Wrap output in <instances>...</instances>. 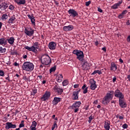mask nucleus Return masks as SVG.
Instances as JSON below:
<instances>
[{
	"mask_svg": "<svg viewBox=\"0 0 130 130\" xmlns=\"http://www.w3.org/2000/svg\"><path fill=\"white\" fill-rule=\"evenodd\" d=\"M113 94L115 97L119 98V99H122L124 98V94H123L119 89L117 88L115 91L113 90H110L108 93H107L106 95L103 98L102 103L104 105H108V104L113 99Z\"/></svg>",
	"mask_w": 130,
	"mask_h": 130,
	"instance_id": "nucleus-1",
	"label": "nucleus"
},
{
	"mask_svg": "<svg viewBox=\"0 0 130 130\" xmlns=\"http://www.w3.org/2000/svg\"><path fill=\"white\" fill-rule=\"evenodd\" d=\"M22 68L25 72H32L34 70V64L31 62L26 61L23 63Z\"/></svg>",
	"mask_w": 130,
	"mask_h": 130,
	"instance_id": "nucleus-2",
	"label": "nucleus"
},
{
	"mask_svg": "<svg viewBox=\"0 0 130 130\" xmlns=\"http://www.w3.org/2000/svg\"><path fill=\"white\" fill-rule=\"evenodd\" d=\"M41 62L43 64L48 66V64H49L51 62V58H50V57L48 55L44 54L42 56Z\"/></svg>",
	"mask_w": 130,
	"mask_h": 130,
	"instance_id": "nucleus-3",
	"label": "nucleus"
},
{
	"mask_svg": "<svg viewBox=\"0 0 130 130\" xmlns=\"http://www.w3.org/2000/svg\"><path fill=\"white\" fill-rule=\"evenodd\" d=\"M24 33L27 36L31 37V36H33L34 35V29L32 28L30 26L26 27L24 29Z\"/></svg>",
	"mask_w": 130,
	"mask_h": 130,
	"instance_id": "nucleus-4",
	"label": "nucleus"
},
{
	"mask_svg": "<svg viewBox=\"0 0 130 130\" xmlns=\"http://www.w3.org/2000/svg\"><path fill=\"white\" fill-rule=\"evenodd\" d=\"M68 13L70 15V17H72V18H78L79 17V13L74 9H70L68 11Z\"/></svg>",
	"mask_w": 130,
	"mask_h": 130,
	"instance_id": "nucleus-5",
	"label": "nucleus"
},
{
	"mask_svg": "<svg viewBox=\"0 0 130 130\" xmlns=\"http://www.w3.org/2000/svg\"><path fill=\"white\" fill-rule=\"evenodd\" d=\"M24 48L25 49L28 50V51H31V52H33L36 54H37L38 53V50H37V49H38V48L36 47H34L33 46H31L30 47L29 46H25Z\"/></svg>",
	"mask_w": 130,
	"mask_h": 130,
	"instance_id": "nucleus-6",
	"label": "nucleus"
},
{
	"mask_svg": "<svg viewBox=\"0 0 130 130\" xmlns=\"http://www.w3.org/2000/svg\"><path fill=\"white\" fill-rule=\"evenodd\" d=\"M119 105L121 108H126L127 104H126V102L125 101L124 98L119 99Z\"/></svg>",
	"mask_w": 130,
	"mask_h": 130,
	"instance_id": "nucleus-7",
	"label": "nucleus"
},
{
	"mask_svg": "<svg viewBox=\"0 0 130 130\" xmlns=\"http://www.w3.org/2000/svg\"><path fill=\"white\" fill-rule=\"evenodd\" d=\"M89 84L90 85V89H91V90L94 91V90H95V89L97 88V85H96V81H95V80H94V79H91L89 80Z\"/></svg>",
	"mask_w": 130,
	"mask_h": 130,
	"instance_id": "nucleus-8",
	"label": "nucleus"
},
{
	"mask_svg": "<svg viewBox=\"0 0 130 130\" xmlns=\"http://www.w3.org/2000/svg\"><path fill=\"white\" fill-rule=\"evenodd\" d=\"M54 90L58 94V95H61L62 92H63V89L60 87V86L55 85L54 87Z\"/></svg>",
	"mask_w": 130,
	"mask_h": 130,
	"instance_id": "nucleus-9",
	"label": "nucleus"
},
{
	"mask_svg": "<svg viewBox=\"0 0 130 130\" xmlns=\"http://www.w3.org/2000/svg\"><path fill=\"white\" fill-rule=\"evenodd\" d=\"M17 125L13 124L12 122H8L6 123V129H10V128H16Z\"/></svg>",
	"mask_w": 130,
	"mask_h": 130,
	"instance_id": "nucleus-10",
	"label": "nucleus"
},
{
	"mask_svg": "<svg viewBox=\"0 0 130 130\" xmlns=\"http://www.w3.org/2000/svg\"><path fill=\"white\" fill-rule=\"evenodd\" d=\"M82 68L83 71H87V70H89L90 69V66H89V63H88L87 61L82 60Z\"/></svg>",
	"mask_w": 130,
	"mask_h": 130,
	"instance_id": "nucleus-11",
	"label": "nucleus"
},
{
	"mask_svg": "<svg viewBox=\"0 0 130 130\" xmlns=\"http://www.w3.org/2000/svg\"><path fill=\"white\" fill-rule=\"evenodd\" d=\"M50 92L46 91L45 94L43 95V96L41 98V100L42 101H46L49 97H50Z\"/></svg>",
	"mask_w": 130,
	"mask_h": 130,
	"instance_id": "nucleus-12",
	"label": "nucleus"
},
{
	"mask_svg": "<svg viewBox=\"0 0 130 130\" xmlns=\"http://www.w3.org/2000/svg\"><path fill=\"white\" fill-rule=\"evenodd\" d=\"M48 47L51 50H54L56 48V43L54 42H51L49 43Z\"/></svg>",
	"mask_w": 130,
	"mask_h": 130,
	"instance_id": "nucleus-13",
	"label": "nucleus"
},
{
	"mask_svg": "<svg viewBox=\"0 0 130 130\" xmlns=\"http://www.w3.org/2000/svg\"><path fill=\"white\" fill-rule=\"evenodd\" d=\"M110 71H112L113 72H116L117 71V64L114 62L111 63Z\"/></svg>",
	"mask_w": 130,
	"mask_h": 130,
	"instance_id": "nucleus-14",
	"label": "nucleus"
},
{
	"mask_svg": "<svg viewBox=\"0 0 130 130\" xmlns=\"http://www.w3.org/2000/svg\"><path fill=\"white\" fill-rule=\"evenodd\" d=\"M8 44V39L6 38H3L0 39V45L2 46H5Z\"/></svg>",
	"mask_w": 130,
	"mask_h": 130,
	"instance_id": "nucleus-15",
	"label": "nucleus"
},
{
	"mask_svg": "<svg viewBox=\"0 0 130 130\" xmlns=\"http://www.w3.org/2000/svg\"><path fill=\"white\" fill-rule=\"evenodd\" d=\"M79 52V53L77 55H76L77 56V59L82 61V60L84 59V53L82 51H80Z\"/></svg>",
	"mask_w": 130,
	"mask_h": 130,
	"instance_id": "nucleus-16",
	"label": "nucleus"
},
{
	"mask_svg": "<svg viewBox=\"0 0 130 130\" xmlns=\"http://www.w3.org/2000/svg\"><path fill=\"white\" fill-rule=\"evenodd\" d=\"M122 4V1H119L117 3H116L114 5L111 6V9L113 10H117L118 9V7H120V5Z\"/></svg>",
	"mask_w": 130,
	"mask_h": 130,
	"instance_id": "nucleus-17",
	"label": "nucleus"
},
{
	"mask_svg": "<svg viewBox=\"0 0 130 130\" xmlns=\"http://www.w3.org/2000/svg\"><path fill=\"white\" fill-rule=\"evenodd\" d=\"M61 100V98L55 97L52 101V104H53L54 106L57 105L58 103L60 102Z\"/></svg>",
	"mask_w": 130,
	"mask_h": 130,
	"instance_id": "nucleus-18",
	"label": "nucleus"
},
{
	"mask_svg": "<svg viewBox=\"0 0 130 130\" xmlns=\"http://www.w3.org/2000/svg\"><path fill=\"white\" fill-rule=\"evenodd\" d=\"M8 7H9V4L6 3H2L0 4V9L2 11H5Z\"/></svg>",
	"mask_w": 130,
	"mask_h": 130,
	"instance_id": "nucleus-19",
	"label": "nucleus"
},
{
	"mask_svg": "<svg viewBox=\"0 0 130 130\" xmlns=\"http://www.w3.org/2000/svg\"><path fill=\"white\" fill-rule=\"evenodd\" d=\"M74 29V26L73 25H69L68 26H65L63 27V30L64 31H72Z\"/></svg>",
	"mask_w": 130,
	"mask_h": 130,
	"instance_id": "nucleus-20",
	"label": "nucleus"
},
{
	"mask_svg": "<svg viewBox=\"0 0 130 130\" xmlns=\"http://www.w3.org/2000/svg\"><path fill=\"white\" fill-rule=\"evenodd\" d=\"M27 17L28 19H30L32 25H33L34 26H36V23H35V17L33 16H31V15L29 14L27 15Z\"/></svg>",
	"mask_w": 130,
	"mask_h": 130,
	"instance_id": "nucleus-21",
	"label": "nucleus"
},
{
	"mask_svg": "<svg viewBox=\"0 0 130 130\" xmlns=\"http://www.w3.org/2000/svg\"><path fill=\"white\" fill-rule=\"evenodd\" d=\"M104 127L105 130L110 129V122L109 121H105Z\"/></svg>",
	"mask_w": 130,
	"mask_h": 130,
	"instance_id": "nucleus-22",
	"label": "nucleus"
},
{
	"mask_svg": "<svg viewBox=\"0 0 130 130\" xmlns=\"http://www.w3.org/2000/svg\"><path fill=\"white\" fill-rule=\"evenodd\" d=\"M70 108H72V109H74L75 113H77V112L79 110V107H78L77 105L75 104L74 103L70 106Z\"/></svg>",
	"mask_w": 130,
	"mask_h": 130,
	"instance_id": "nucleus-23",
	"label": "nucleus"
},
{
	"mask_svg": "<svg viewBox=\"0 0 130 130\" xmlns=\"http://www.w3.org/2000/svg\"><path fill=\"white\" fill-rule=\"evenodd\" d=\"M16 20V17L15 16V15H13L11 17V18L9 19L8 23L9 24H14V22H15V20Z\"/></svg>",
	"mask_w": 130,
	"mask_h": 130,
	"instance_id": "nucleus-24",
	"label": "nucleus"
},
{
	"mask_svg": "<svg viewBox=\"0 0 130 130\" xmlns=\"http://www.w3.org/2000/svg\"><path fill=\"white\" fill-rule=\"evenodd\" d=\"M72 97V100H78V99H79V94H78V92L76 93L75 91H73Z\"/></svg>",
	"mask_w": 130,
	"mask_h": 130,
	"instance_id": "nucleus-25",
	"label": "nucleus"
},
{
	"mask_svg": "<svg viewBox=\"0 0 130 130\" xmlns=\"http://www.w3.org/2000/svg\"><path fill=\"white\" fill-rule=\"evenodd\" d=\"M7 41L10 45H13L14 43L15 42V38L14 37H10L9 39H7Z\"/></svg>",
	"mask_w": 130,
	"mask_h": 130,
	"instance_id": "nucleus-26",
	"label": "nucleus"
},
{
	"mask_svg": "<svg viewBox=\"0 0 130 130\" xmlns=\"http://www.w3.org/2000/svg\"><path fill=\"white\" fill-rule=\"evenodd\" d=\"M14 2L19 5H25L26 4V0H14Z\"/></svg>",
	"mask_w": 130,
	"mask_h": 130,
	"instance_id": "nucleus-27",
	"label": "nucleus"
},
{
	"mask_svg": "<svg viewBox=\"0 0 130 130\" xmlns=\"http://www.w3.org/2000/svg\"><path fill=\"white\" fill-rule=\"evenodd\" d=\"M62 75L59 74L56 77V80L58 83L61 82L62 81Z\"/></svg>",
	"mask_w": 130,
	"mask_h": 130,
	"instance_id": "nucleus-28",
	"label": "nucleus"
},
{
	"mask_svg": "<svg viewBox=\"0 0 130 130\" xmlns=\"http://www.w3.org/2000/svg\"><path fill=\"white\" fill-rule=\"evenodd\" d=\"M37 126V122L34 121L32 123L31 126H30L31 130H36V126Z\"/></svg>",
	"mask_w": 130,
	"mask_h": 130,
	"instance_id": "nucleus-29",
	"label": "nucleus"
},
{
	"mask_svg": "<svg viewBox=\"0 0 130 130\" xmlns=\"http://www.w3.org/2000/svg\"><path fill=\"white\" fill-rule=\"evenodd\" d=\"M127 11L126 10H124L121 14H120L118 15V18L119 19H122V18H123L124 17V15H125V14H126Z\"/></svg>",
	"mask_w": 130,
	"mask_h": 130,
	"instance_id": "nucleus-30",
	"label": "nucleus"
},
{
	"mask_svg": "<svg viewBox=\"0 0 130 130\" xmlns=\"http://www.w3.org/2000/svg\"><path fill=\"white\" fill-rule=\"evenodd\" d=\"M96 74H98V75L102 74V72L100 70H95L94 72L91 74V75H96Z\"/></svg>",
	"mask_w": 130,
	"mask_h": 130,
	"instance_id": "nucleus-31",
	"label": "nucleus"
},
{
	"mask_svg": "<svg viewBox=\"0 0 130 130\" xmlns=\"http://www.w3.org/2000/svg\"><path fill=\"white\" fill-rule=\"evenodd\" d=\"M8 16L7 14H3L2 17V19L3 21H5L7 19H8Z\"/></svg>",
	"mask_w": 130,
	"mask_h": 130,
	"instance_id": "nucleus-32",
	"label": "nucleus"
},
{
	"mask_svg": "<svg viewBox=\"0 0 130 130\" xmlns=\"http://www.w3.org/2000/svg\"><path fill=\"white\" fill-rule=\"evenodd\" d=\"M6 50L7 49L3 48V47H0V53H5Z\"/></svg>",
	"mask_w": 130,
	"mask_h": 130,
	"instance_id": "nucleus-33",
	"label": "nucleus"
},
{
	"mask_svg": "<svg viewBox=\"0 0 130 130\" xmlns=\"http://www.w3.org/2000/svg\"><path fill=\"white\" fill-rule=\"evenodd\" d=\"M24 120H22L21 121V123L19 124V127H21L22 128V127H24V126H25V124L24 123Z\"/></svg>",
	"mask_w": 130,
	"mask_h": 130,
	"instance_id": "nucleus-34",
	"label": "nucleus"
},
{
	"mask_svg": "<svg viewBox=\"0 0 130 130\" xmlns=\"http://www.w3.org/2000/svg\"><path fill=\"white\" fill-rule=\"evenodd\" d=\"M55 127H57V124L56 123V121H54V124L52 127V130H54Z\"/></svg>",
	"mask_w": 130,
	"mask_h": 130,
	"instance_id": "nucleus-35",
	"label": "nucleus"
},
{
	"mask_svg": "<svg viewBox=\"0 0 130 130\" xmlns=\"http://www.w3.org/2000/svg\"><path fill=\"white\" fill-rule=\"evenodd\" d=\"M36 93H37V89H32V91H31V95H32V96H35Z\"/></svg>",
	"mask_w": 130,
	"mask_h": 130,
	"instance_id": "nucleus-36",
	"label": "nucleus"
},
{
	"mask_svg": "<svg viewBox=\"0 0 130 130\" xmlns=\"http://www.w3.org/2000/svg\"><path fill=\"white\" fill-rule=\"evenodd\" d=\"M55 70H56V67H55V66L51 68L50 69V73H52L53 72H55Z\"/></svg>",
	"mask_w": 130,
	"mask_h": 130,
	"instance_id": "nucleus-37",
	"label": "nucleus"
},
{
	"mask_svg": "<svg viewBox=\"0 0 130 130\" xmlns=\"http://www.w3.org/2000/svg\"><path fill=\"white\" fill-rule=\"evenodd\" d=\"M74 104L79 108L80 107V106H81V104H82V103H81V102L80 101H78L75 102Z\"/></svg>",
	"mask_w": 130,
	"mask_h": 130,
	"instance_id": "nucleus-38",
	"label": "nucleus"
},
{
	"mask_svg": "<svg viewBox=\"0 0 130 130\" xmlns=\"http://www.w3.org/2000/svg\"><path fill=\"white\" fill-rule=\"evenodd\" d=\"M80 51V50H74L73 51V53L74 54H76V55H77L78 53H79V52Z\"/></svg>",
	"mask_w": 130,
	"mask_h": 130,
	"instance_id": "nucleus-39",
	"label": "nucleus"
},
{
	"mask_svg": "<svg viewBox=\"0 0 130 130\" xmlns=\"http://www.w3.org/2000/svg\"><path fill=\"white\" fill-rule=\"evenodd\" d=\"M67 85H69V81H68L67 80H64L62 82V85L63 86H67Z\"/></svg>",
	"mask_w": 130,
	"mask_h": 130,
	"instance_id": "nucleus-40",
	"label": "nucleus"
},
{
	"mask_svg": "<svg viewBox=\"0 0 130 130\" xmlns=\"http://www.w3.org/2000/svg\"><path fill=\"white\" fill-rule=\"evenodd\" d=\"M89 119H88V122L89 123H91V122H92V120L93 119V116L92 115H90L89 117Z\"/></svg>",
	"mask_w": 130,
	"mask_h": 130,
	"instance_id": "nucleus-41",
	"label": "nucleus"
},
{
	"mask_svg": "<svg viewBox=\"0 0 130 130\" xmlns=\"http://www.w3.org/2000/svg\"><path fill=\"white\" fill-rule=\"evenodd\" d=\"M122 127L124 129L127 128V127H128V125H127L126 123H124L122 126Z\"/></svg>",
	"mask_w": 130,
	"mask_h": 130,
	"instance_id": "nucleus-42",
	"label": "nucleus"
},
{
	"mask_svg": "<svg viewBox=\"0 0 130 130\" xmlns=\"http://www.w3.org/2000/svg\"><path fill=\"white\" fill-rule=\"evenodd\" d=\"M83 94H87L88 93V87H86L85 89H83Z\"/></svg>",
	"mask_w": 130,
	"mask_h": 130,
	"instance_id": "nucleus-43",
	"label": "nucleus"
},
{
	"mask_svg": "<svg viewBox=\"0 0 130 130\" xmlns=\"http://www.w3.org/2000/svg\"><path fill=\"white\" fill-rule=\"evenodd\" d=\"M11 55H17V54H18V53L16 51H11Z\"/></svg>",
	"mask_w": 130,
	"mask_h": 130,
	"instance_id": "nucleus-44",
	"label": "nucleus"
},
{
	"mask_svg": "<svg viewBox=\"0 0 130 130\" xmlns=\"http://www.w3.org/2000/svg\"><path fill=\"white\" fill-rule=\"evenodd\" d=\"M32 46H34V47H37V48H39V46H38V42L35 43Z\"/></svg>",
	"mask_w": 130,
	"mask_h": 130,
	"instance_id": "nucleus-45",
	"label": "nucleus"
},
{
	"mask_svg": "<svg viewBox=\"0 0 130 130\" xmlns=\"http://www.w3.org/2000/svg\"><path fill=\"white\" fill-rule=\"evenodd\" d=\"M0 76L1 77H4L5 76V72L3 70H0Z\"/></svg>",
	"mask_w": 130,
	"mask_h": 130,
	"instance_id": "nucleus-46",
	"label": "nucleus"
},
{
	"mask_svg": "<svg viewBox=\"0 0 130 130\" xmlns=\"http://www.w3.org/2000/svg\"><path fill=\"white\" fill-rule=\"evenodd\" d=\"M90 5H91V1L86 2L85 3V6H86V7H89V6H90Z\"/></svg>",
	"mask_w": 130,
	"mask_h": 130,
	"instance_id": "nucleus-47",
	"label": "nucleus"
},
{
	"mask_svg": "<svg viewBox=\"0 0 130 130\" xmlns=\"http://www.w3.org/2000/svg\"><path fill=\"white\" fill-rule=\"evenodd\" d=\"M9 9V10H11V11H13L14 9H15V6L13 5H10Z\"/></svg>",
	"mask_w": 130,
	"mask_h": 130,
	"instance_id": "nucleus-48",
	"label": "nucleus"
},
{
	"mask_svg": "<svg viewBox=\"0 0 130 130\" xmlns=\"http://www.w3.org/2000/svg\"><path fill=\"white\" fill-rule=\"evenodd\" d=\"M79 87H80V84H75V85H74V88L75 89H77V88H79Z\"/></svg>",
	"mask_w": 130,
	"mask_h": 130,
	"instance_id": "nucleus-49",
	"label": "nucleus"
},
{
	"mask_svg": "<svg viewBox=\"0 0 130 130\" xmlns=\"http://www.w3.org/2000/svg\"><path fill=\"white\" fill-rule=\"evenodd\" d=\"M98 11L100 13H103V10H102V9H101V8H98Z\"/></svg>",
	"mask_w": 130,
	"mask_h": 130,
	"instance_id": "nucleus-50",
	"label": "nucleus"
},
{
	"mask_svg": "<svg viewBox=\"0 0 130 130\" xmlns=\"http://www.w3.org/2000/svg\"><path fill=\"white\" fill-rule=\"evenodd\" d=\"M124 116L123 115H122V116H120V115H119V119H123L124 118Z\"/></svg>",
	"mask_w": 130,
	"mask_h": 130,
	"instance_id": "nucleus-51",
	"label": "nucleus"
},
{
	"mask_svg": "<svg viewBox=\"0 0 130 130\" xmlns=\"http://www.w3.org/2000/svg\"><path fill=\"white\" fill-rule=\"evenodd\" d=\"M87 88L86 84H84L83 86L82 87V90H85Z\"/></svg>",
	"mask_w": 130,
	"mask_h": 130,
	"instance_id": "nucleus-52",
	"label": "nucleus"
},
{
	"mask_svg": "<svg viewBox=\"0 0 130 130\" xmlns=\"http://www.w3.org/2000/svg\"><path fill=\"white\" fill-rule=\"evenodd\" d=\"M102 50H103V51H104L105 52H106L107 50H106V47H103L102 48Z\"/></svg>",
	"mask_w": 130,
	"mask_h": 130,
	"instance_id": "nucleus-53",
	"label": "nucleus"
},
{
	"mask_svg": "<svg viewBox=\"0 0 130 130\" xmlns=\"http://www.w3.org/2000/svg\"><path fill=\"white\" fill-rule=\"evenodd\" d=\"M14 66H15V67H19V66H20V64L19 63H18L17 62H15L14 63Z\"/></svg>",
	"mask_w": 130,
	"mask_h": 130,
	"instance_id": "nucleus-54",
	"label": "nucleus"
},
{
	"mask_svg": "<svg viewBox=\"0 0 130 130\" xmlns=\"http://www.w3.org/2000/svg\"><path fill=\"white\" fill-rule=\"evenodd\" d=\"M115 81H116V77H115L113 78V80H112L113 83H115Z\"/></svg>",
	"mask_w": 130,
	"mask_h": 130,
	"instance_id": "nucleus-55",
	"label": "nucleus"
},
{
	"mask_svg": "<svg viewBox=\"0 0 130 130\" xmlns=\"http://www.w3.org/2000/svg\"><path fill=\"white\" fill-rule=\"evenodd\" d=\"M8 77H6L5 79L6 80H8V81H9V82H11V80H10V76H9V75H8Z\"/></svg>",
	"mask_w": 130,
	"mask_h": 130,
	"instance_id": "nucleus-56",
	"label": "nucleus"
},
{
	"mask_svg": "<svg viewBox=\"0 0 130 130\" xmlns=\"http://www.w3.org/2000/svg\"><path fill=\"white\" fill-rule=\"evenodd\" d=\"M127 79H128V81H129V82H130V74H129L127 76Z\"/></svg>",
	"mask_w": 130,
	"mask_h": 130,
	"instance_id": "nucleus-57",
	"label": "nucleus"
},
{
	"mask_svg": "<svg viewBox=\"0 0 130 130\" xmlns=\"http://www.w3.org/2000/svg\"><path fill=\"white\" fill-rule=\"evenodd\" d=\"M119 61H120L121 62V63H123V60L121 58H120L119 59Z\"/></svg>",
	"mask_w": 130,
	"mask_h": 130,
	"instance_id": "nucleus-58",
	"label": "nucleus"
},
{
	"mask_svg": "<svg viewBox=\"0 0 130 130\" xmlns=\"http://www.w3.org/2000/svg\"><path fill=\"white\" fill-rule=\"evenodd\" d=\"M80 92H81V89H79L77 91H75V93H78V94H79Z\"/></svg>",
	"mask_w": 130,
	"mask_h": 130,
	"instance_id": "nucleus-59",
	"label": "nucleus"
},
{
	"mask_svg": "<svg viewBox=\"0 0 130 130\" xmlns=\"http://www.w3.org/2000/svg\"><path fill=\"white\" fill-rule=\"evenodd\" d=\"M44 67V66H43V65H42V64L40 65V70H42V69H43Z\"/></svg>",
	"mask_w": 130,
	"mask_h": 130,
	"instance_id": "nucleus-60",
	"label": "nucleus"
},
{
	"mask_svg": "<svg viewBox=\"0 0 130 130\" xmlns=\"http://www.w3.org/2000/svg\"><path fill=\"white\" fill-rule=\"evenodd\" d=\"M54 4L56 6H58V5H59V3H58L57 1H54Z\"/></svg>",
	"mask_w": 130,
	"mask_h": 130,
	"instance_id": "nucleus-61",
	"label": "nucleus"
},
{
	"mask_svg": "<svg viewBox=\"0 0 130 130\" xmlns=\"http://www.w3.org/2000/svg\"><path fill=\"white\" fill-rule=\"evenodd\" d=\"M98 44H99V42L98 41H96L95 42V45L96 46H98Z\"/></svg>",
	"mask_w": 130,
	"mask_h": 130,
	"instance_id": "nucleus-62",
	"label": "nucleus"
},
{
	"mask_svg": "<svg viewBox=\"0 0 130 130\" xmlns=\"http://www.w3.org/2000/svg\"><path fill=\"white\" fill-rule=\"evenodd\" d=\"M27 78L26 76H23V80H27Z\"/></svg>",
	"mask_w": 130,
	"mask_h": 130,
	"instance_id": "nucleus-63",
	"label": "nucleus"
},
{
	"mask_svg": "<svg viewBox=\"0 0 130 130\" xmlns=\"http://www.w3.org/2000/svg\"><path fill=\"white\" fill-rule=\"evenodd\" d=\"M38 78H39L40 79H42V75L38 76Z\"/></svg>",
	"mask_w": 130,
	"mask_h": 130,
	"instance_id": "nucleus-64",
	"label": "nucleus"
}]
</instances>
